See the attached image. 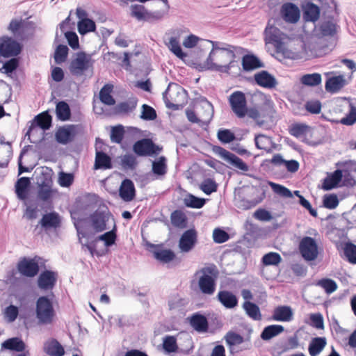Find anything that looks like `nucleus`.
Here are the masks:
<instances>
[{"label":"nucleus","mask_w":356,"mask_h":356,"mask_svg":"<svg viewBox=\"0 0 356 356\" xmlns=\"http://www.w3.org/2000/svg\"><path fill=\"white\" fill-rule=\"evenodd\" d=\"M323 21L314 25L313 29V58H320L327 54L332 46L325 37L336 34V24L334 22L337 10H321Z\"/></svg>","instance_id":"f257e3e1"},{"label":"nucleus","mask_w":356,"mask_h":356,"mask_svg":"<svg viewBox=\"0 0 356 356\" xmlns=\"http://www.w3.org/2000/svg\"><path fill=\"white\" fill-rule=\"evenodd\" d=\"M266 188L267 186L263 184L236 188L234 195L236 198L238 197V207L248 210L256 207L265 199Z\"/></svg>","instance_id":"f03ea898"},{"label":"nucleus","mask_w":356,"mask_h":356,"mask_svg":"<svg viewBox=\"0 0 356 356\" xmlns=\"http://www.w3.org/2000/svg\"><path fill=\"white\" fill-rule=\"evenodd\" d=\"M202 273L198 280V287L202 293L211 296L216 289V279L218 271L216 266H207L196 272L195 275Z\"/></svg>","instance_id":"7ed1b4c3"},{"label":"nucleus","mask_w":356,"mask_h":356,"mask_svg":"<svg viewBox=\"0 0 356 356\" xmlns=\"http://www.w3.org/2000/svg\"><path fill=\"white\" fill-rule=\"evenodd\" d=\"M35 315L40 324L47 325L53 322L56 312L49 296H42L37 299Z\"/></svg>","instance_id":"20e7f679"},{"label":"nucleus","mask_w":356,"mask_h":356,"mask_svg":"<svg viewBox=\"0 0 356 356\" xmlns=\"http://www.w3.org/2000/svg\"><path fill=\"white\" fill-rule=\"evenodd\" d=\"M36 25L33 21L26 19H13L9 23L8 30L11 32L14 38L24 40L34 35Z\"/></svg>","instance_id":"39448f33"},{"label":"nucleus","mask_w":356,"mask_h":356,"mask_svg":"<svg viewBox=\"0 0 356 356\" xmlns=\"http://www.w3.org/2000/svg\"><path fill=\"white\" fill-rule=\"evenodd\" d=\"M42 266H44V260L35 255L33 257H21L17 264V268L21 276L33 278L39 274Z\"/></svg>","instance_id":"423d86ee"},{"label":"nucleus","mask_w":356,"mask_h":356,"mask_svg":"<svg viewBox=\"0 0 356 356\" xmlns=\"http://www.w3.org/2000/svg\"><path fill=\"white\" fill-rule=\"evenodd\" d=\"M147 246L154 249L150 250L155 259L162 264H169L172 262V266H177L181 262V259L177 257L176 254L171 249H163V245L161 244H153L149 242H147Z\"/></svg>","instance_id":"0eeeda50"},{"label":"nucleus","mask_w":356,"mask_h":356,"mask_svg":"<svg viewBox=\"0 0 356 356\" xmlns=\"http://www.w3.org/2000/svg\"><path fill=\"white\" fill-rule=\"evenodd\" d=\"M132 150L137 156H156L160 154L162 147L156 145L151 138H144L134 143Z\"/></svg>","instance_id":"6e6552de"},{"label":"nucleus","mask_w":356,"mask_h":356,"mask_svg":"<svg viewBox=\"0 0 356 356\" xmlns=\"http://www.w3.org/2000/svg\"><path fill=\"white\" fill-rule=\"evenodd\" d=\"M131 16L136 17L139 21H145L153 23L161 20L166 13L163 10L149 11L143 5H131Z\"/></svg>","instance_id":"1a4fd4ad"},{"label":"nucleus","mask_w":356,"mask_h":356,"mask_svg":"<svg viewBox=\"0 0 356 356\" xmlns=\"http://www.w3.org/2000/svg\"><path fill=\"white\" fill-rule=\"evenodd\" d=\"M22 50V45L15 38L3 35L0 37V58H8L18 56ZM0 62H2L0 60Z\"/></svg>","instance_id":"9d476101"},{"label":"nucleus","mask_w":356,"mask_h":356,"mask_svg":"<svg viewBox=\"0 0 356 356\" xmlns=\"http://www.w3.org/2000/svg\"><path fill=\"white\" fill-rule=\"evenodd\" d=\"M91 220V227L94 229L95 232L100 233L107 229L106 224L111 217L115 221L113 216L108 209H97L90 214Z\"/></svg>","instance_id":"9b49d317"},{"label":"nucleus","mask_w":356,"mask_h":356,"mask_svg":"<svg viewBox=\"0 0 356 356\" xmlns=\"http://www.w3.org/2000/svg\"><path fill=\"white\" fill-rule=\"evenodd\" d=\"M212 150L215 154H218L222 159L237 169L243 172H246L249 170L248 164L241 158L223 147L218 145H213Z\"/></svg>","instance_id":"f8f14e48"},{"label":"nucleus","mask_w":356,"mask_h":356,"mask_svg":"<svg viewBox=\"0 0 356 356\" xmlns=\"http://www.w3.org/2000/svg\"><path fill=\"white\" fill-rule=\"evenodd\" d=\"M37 286L41 291H47L52 290L58 280V273L49 269L42 270L38 275Z\"/></svg>","instance_id":"ddd939ff"},{"label":"nucleus","mask_w":356,"mask_h":356,"mask_svg":"<svg viewBox=\"0 0 356 356\" xmlns=\"http://www.w3.org/2000/svg\"><path fill=\"white\" fill-rule=\"evenodd\" d=\"M229 104L234 113L240 118H244L247 113V104L245 94L241 91L234 92L229 97Z\"/></svg>","instance_id":"4468645a"},{"label":"nucleus","mask_w":356,"mask_h":356,"mask_svg":"<svg viewBox=\"0 0 356 356\" xmlns=\"http://www.w3.org/2000/svg\"><path fill=\"white\" fill-rule=\"evenodd\" d=\"M71 218L74 226L76 230L77 236L79 239L81 238H90L93 233L89 231L90 227H91V220L90 216L89 217L86 218H76L75 214H76V211H73L70 212Z\"/></svg>","instance_id":"2eb2a0df"},{"label":"nucleus","mask_w":356,"mask_h":356,"mask_svg":"<svg viewBox=\"0 0 356 356\" xmlns=\"http://www.w3.org/2000/svg\"><path fill=\"white\" fill-rule=\"evenodd\" d=\"M91 56L84 51L77 53V57L70 64V70L73 75H81L90 67Z\"/></svg>","instance_id":"dca6fc26"},{"label":"nucleus","mask_w":356,"mask_h":356,"mask_svg":"<svg viewBox=\"0 0 356 356\" xmlns=\"http://www.w3.org/2000/svg\"><path fill=\"white\" fill-rule=\"evenodd\" d=\"M52 124V116L49 113V111H45L35 116L32 121V124L29 127L25 136H28V140L30 143H33V141L31 139V132L33 129L38 127L42 129L44 131L50 129Z\"/></svg>","instance_id":"f3484780"},{"label":"nucleus","mask_w":356,"mask_h":356,"mask_svg":"<svg viewBox=\"0 0 356 356\" xmlns=\"http://www.w3.org/2000/svg\"><path fill=\"white\" fill-rule=\"evenodd\" d=\"M78 125L66 124L60 127L55 133L56 141L61 145H67L74 139L77 134Z\"/></svg>","instance_id":"a211bd4d"},{"label":"nucleus","mask_w":356,"mask_h":356,"mask_svg":"<svg viewBox=\"0 0 356 356\" xmlns=\"http://www.w3.org/2000/svg\"><path fill=\"white\" fill-rule=\"evenodd\" d=\"M197 242V232L195 228L184 232L179 240V248L181 252L191 251Z\"/></svg>","instance_id":"6ab92c4d"},{"label":"nucleus","mask_w":356,"mask_h":356,"mask_svg":"<svg viewBox=\"0 0 356 356\" xmlns=\"http://www.w3.org/2000/svg\"><path fill=\"white\" fill-rule=\"evenodd\" d=\"M61 219L60 215L56 211H51L42 215L35 229L40 226L41 229L48 231L60 227Z\"/></svg>","instance_id":"aec40b11"},{"label":"nucleus","mask_w":356,"mask_h":356,"mask_svg":"<svg viewBox=\"0 0 356 356\" xmlns=\"http://www.w3.org/2000/svg\"><path fill=\"white\" fill-rule=\"evenodd\" d=\"M281 13L283 19L291 24H296L300 17V10L298 6L291 2H287L282 5Z\"/></svg>","instance_id":"412c9836"},{"label":"nucleus","mask_w":356,"mask_h":356,"mask_svg":"<svg viewBox=\"0 0 356 356\" xmlns=\"http://www.w3.org/2000/svg\"><path fill=\"white\" fill-rule=\"evenodd\" d=\"M349 83L344 75H334L328 77L325 83V90L331 94L339 92Z\"/></svg>","instance_id":"4be33fe9"},{"label":"nucleus","mask_w":356,"mask_h":356,"mask_svg":"<svg viewBox=\"0 0 356 356\" xmlns=\"http://www.w3.org/2000/svg\"><path fill=\"white\" fill-rule=\"evenodd\" d=\"M31 188V179L28 177H22L15 183V193L19 200L26 203Z\"/></svg>","instance_id":"5701e85b"},{"label":"nucleus","mask_w":356,"mask_h":356,"mask_svg":"<svg viewBox=\"0 0 356 356\" xmlns=\"http://www.w3.org/2000/svg\"><path fill=\"white\" fill-rule=\"evenodd\" d=\"M257 85L268 89H273L277 85L276 78L267 70H261L254 75Z\"/></svg>","instance_id":"b1692460"},{"label":"nucleus","mask_w":356,"mask_h":356,"mask_svg":"<svg viewBox=\"0 0 356 356\" xmlns=\"http://www.w3.org/2000/svg\"><path fill=\"white\" fill-rule=\"evenodd\" d=\"M97 196L95 194L86 193L75 199L74 208L76 213L92 209L97 204Z\"/></svg>","instance_id":"393cba45"},{"label":"nucleus","mask_w":356,"mask_h":356,"mask_svg":"<svg viewBox=\"0 0 356 356\" xmlns=\"http://www.w3.org/2000/svg\"><path fill=\"white\" fill-rule=\"evenodd\" d=\"M191 326L198 332H207L209 330L207 318L200 312H195L188 318Z\"/></svg>","instance_id":"a878e982"},{"label":"nucleus","mask_w":356,"mask_h":356,"mask_svg":"<svg viewBox=\"0 0 356 356\" xmlns=\"http://www.w3.org/2000/svg\"><path fill=\"white\" fill-rule=\"evenodd\" d=\"M343 179V170L337 169L333 172L327 174L323 179L322 188L325 191H330L340 186Z\"/></svg>","instance_id":"bb28decb"},{"label":"nucleus","mask_w":356,"mask_h":356,"mask_svg":"<svg viewBox=\"0 0 356 356\" xmlns=\"http://www.w3.org/2000/svg\"><path fill=\"white\" fill-rule=\"evenodd\" d=\"M119 195L125 202H131L136 197V189L134 182L128 178H125L121 182L119 188Z\"/></svg>","instance_id":"cd10ccee"},{"label":"nucleus","mask_w":356,"mask_h":356,"mask_svg":"<svg viewBox=\"0 0 356 356\" xmlns=\"http://www.w3.org/2000/svg\"><path fill=\"white\" fill-rule=\"evenodd\" d=\"M38 190L37 193V201H42V205L41 207L42 209H51L52 206V196L53 191L51 186H38Z\"/></svg>","instance_id":"c85d7f7f"},{"label":"nucleus","mask_w":356,"mask_h":356,"mask_svg":"<svg viewBox=\"0 0 356 356\" xmlns=\"http://www.w3.org/2000/svg\"><path fill=\"white\" fill-rule=\"evenodd\" d=\"M216 298L227 309H233L238 303L237 296L233 292L227 290L220 291Z\"/></svg>","instance_id":"c756f323"},{"label":"nucleus","mask_w":356,"mask_h":356,"mask_svg":"<svg viewBox=\"0 0 356 356\" xmlns=\"http://www.w3.org/2000/svg\"><path fill=\"white\" fill-rule=\"evenodd\" d=\"M350 211L343 212L335 222L333 229L338 230L342 235L347 234L349 229L353 227V222L350 218Z\"/></svg>","instance_id":"7c9ffc66"},{"label":"nucleus","mask_w":356,"mask_h":356,"mask_svg":"<svg viewBox=\"0 0 356 356\" xmlns=\"http://www.w3.org/2000/svg\"><path fill=\"white\" fill-rule=\"evenodd\" d=\"M242 67L244 72H250L264 67V63L254 54H247L242 57Z\"/></svg>","instance_id":"2f4dec72"},{"label":"nucleus","mask_w":356,"mask_h":356,"mask_svg":"<svg viewBox=\"0 0 356 356\" xmlns=\"http://www.w3.org/2000/svg\"><path fill=\"white\" fill-rule=\"evenodd\" d=\"M94 170H108L113 168L111 157L102 150L96 147V155L94 163Z\"/></svg>","instance_id":"473e14b6"},{"label":"nucleus","mask_w":356,"mask_h":356,"mask_svg":"<svg viewBox=\"0 0 356 356\" xmlns=\"http://www.w3.org/2000/svg\"><path fill=\"white\" fill-rule=\"evenodd\" d=\"M273 164L280 166L284 165L286 170L291 173H295L299 170V162L294 159L286 160L280 154H275L272 158Z\"/></svg>","instance_id":"72a5a7b5"},{"label":"nucleus","mask_w":356,"mask_h":356,"mask_svg":"<svg viewBox=\"0 0 356 356\" xmlns=\"http://www.w3.org/2000/svg\"><path fill=\"white\" fill-rule=\"evenodd\" d=\"M321 6L313 3V24L317 22L321 16V10H337V4L334 0H317Z\"/></svg>","instance_id":"f704fd0d"},{"label":"nucleus","mask_w":356,"mask_h":356,"mask_svg":"<svg viewBox=\"0 0 356 356\" xmlns=\"http://www.w3.org/2000/svg\"><path fill=\"white\" fill-rule=\"evenodd\" d=\"M293 312L290 306L280 305L275 308L272 318L277 321L289 322L293 319Z\"/></svg>","instance_id":"c9c22d12"},{"label":"nucleus","mask_w":356,"mask_h":356,"mask_svg":"<svg viewBox=\"0 0 356 356\" xmlns=\"http://www.w3.org/2000/svg\"><path fill=\"white\" fill-rule=\"evenodd\" d=\"M216 50L211 49V51L209 54L205 62L204 63H193V67L195 68L198 72H204V71H213L216 72L219 65L218 64L214 63L213 56L216 54Z\"/></svg>","instance_id":"e433bc0d"},{"label":"nucleus","mask_w":356,"mask_h":356,"mask_svg":"<svg viewBox=\"0 0 356 356\" xmlns=\"http://www.w3.org/2000/svg\"><path fill=\"white\" fill-rule=\"evenodd\" d=\"M280 30L277 27L273 25H268L264 30L266 43L273 44L275 46L278 47L282 43L280 37Z\"/></svg>","instance_id":"4c0bfd02"},{"label":"nucleus","mask_w":356,"mask_h":356,"mask_svg":"<svg viewBox=\"0 0 356 356\" xmlns=\"http://www.w3.org/2000/svg\"><path fill=\"white\" fill-rule=\"evenodd\" d=\"M56 115L58 120L62 122L70 120L72 116V112L68 103L65 100L56 102Z\"/></svg>","instance_id":"58836bf2"},{"label":"nucleus","mask_w":356,"mask_h":356,"mask_svg":"<svg viewBox=\"0 0 356 356\" xmlns=\"http://www.w3.org/2000/svg\"><path fill=\"white\" fill-rule=\"evenodd\" d=\"M1 348L15 352H23L26 348V344L21 338L12 337L2 343Z\"/></svg>","instance_id":"ea45409f"},{"label":"nucleus","mask_w":356,"mask_h":356,"mask_svg":"<svg viewBox=\"0 0 356 356\" xmlns=\"http://www.w3.org/2000/svg\"><path fill=\"white\" fill-rule=\"evenodd\" d=\"M44 350L50 356H63L65 354L64 348L56 339L47 341L44 343Z\"/></svg>","instance_id":"a19ab883"},{"label":"nucleus","mask_w":356,"mask_h":356,"mask_svg":"<svg viewBox=\"0 0 356 356\" xmlns=\"http://www.w3.org/2000/svg\"><path fill=\"white\" fill-rule=\"evenodd\" d=\"M117 232L118 227L115 222H114L113 228L110 231L104 232V234L98 236L97 237V240L103 241L104 243V245L106 248L111 247L115 244L116 241L118 240Z\"/></svg>","instance_id":"79ce46f5"},{"label":"nucleus","mask_w":356,"mask_h":356,"mask_svg":"<svg viewBox=\"0 0 356 356\" xmlns=\"http://www.w3.org/2000/svg\"><path fill=\"white\" fill-rule=\"evenodd\" d=\"M284 331V327L282 325H267L263 329L260 337L264 341H269Z\"/></svg>","instance_id":"37998d69"},{"label":"nucleus","mask_w":356,"mask_h":356,"mask_svg":"<svg viewBox=\"0 0 356 356\" xmlns=\"http://www.w3.org/2000/svg\"><path fill=\"white\" fill-rule=\"evenodd\" d=\"M299 251L302 258L308 261H312V236H305L299 243Z\"/></svg>","instance_id":"c03bdc74"},{"label":"nucleus","mask_w":356,"mask_h":356,"mask_svg":"<svg viewBox=\"0 0 356 356\" xmlns=\"http://www.w3.org/2000/svg\"><path fill=\"white\" fill-rule=\"evenodd\" d=\"M170 220L172 225L178 228L184 229L187 227L188 218L181 210L176 209L171 213Z\"/></svg>","instance_id":"a18cd8bd"},{"label":"nucleus","mask_w":356,"mask_h":356,"mask_svg":"<svg viewBox=\"0 0 356 356\" xmlns=\"http://www.w3.org/2000/svg\"><path fill=\"white\" fill-rule=\"evenodd\" d=\"M243 308L245 311L246 314L254 321H260L261 319V314L259 306L252 302L245 301L243 304Z\"/></svg>","instance_id":"49530a36"},{"label":"nucleus","mask_w":356,"mask_h":356,"mask_svg":"<svg viewBox=\"0 0 356 356\" xmlns=\"http://www.w3.org/2000/svg\"><path fill=\"white\" fill-rule=\"evenodd\" d=\"M313 284L322 288L327 294L332 293L338 287L337 282L334 280L327 277L316 280L313 282Z\"/></svg>","instance_id":"de8ad7c7"},{"label":"nucleus","mask_w":356,"mask_h":356,"mask_svg":"<svg viewBox=\"0 0 356 356\" xmlns=\"http://www.w3.org/2000/svg\"><path fill=\"white\" fill-rule=\"evenodd\" d=\"M52 170L49 167H42L39 176L35 177L38 186H44L47 187L52 185Z\"/></svg>","instance_id":"09e8293b"},{"label":"nucleus","mask_w":356,"mask_h":356,"mask_svg":"<svg viewBox=\"0 0 356 356\" xmlns=\"http://www.w3.org/2000/svg\"><path fill=\"white\" fill-rule=\"evenodd\" d=\"M207 200L203 197H198L191 193H188L184 199V205L188 208L201 209L206 204Z\"/></svg>","instance_id":"8fccbe9b"},{"label":"nucleus","mask_w":356,"mask_h":356,"mask_svg":"<svg viewBox=\"0 0 356 356\" xmlns=\"http://www.w3.org/2000/svg\"><path fill=\"white\" fill-rule=\"evenodd\" d=\"M77 29L81 35H85L88 33L95 32L96 31V24L93 19L86 18L78 22Z\"/></svg>","instance_id":"3c124183"},{"label":"nucleus","mask_w":356,"mask_h":356,"mask_svg":"<svg viewBox=\"0 0 356 356\" xmlns=\"http://www.w3.org/2000/svg\"><path fill=\"white\" fill-rule=\"evenodd\" d=\"M166 158L161 156L158 159L152 161V172L156 176H163L167 172Z\"/></svg>","instance_id":"603ef678"},{"label":"nucleus","mask_w":356,"mask_h":356,"mask_svg":"<svg viewBox=\"0 0 356 356\" xmlns=\"http://www.w3.org/2000/svg\"><path fill=\"white\" fill-rule=\"evenodd\" d=\"M324 256V246L320 240L313 238V266L321 261Z\"/></svg>","instance_id":"864d4df0"},{"label":"nucleus","mask_w":356,"mask_h":356,"mask_svg":"<svg viewBox=\"0 0 356 356\" xmlns=\"http://www.w3.org/2000/svg\"><path fill=\"white\" fill-rule=\"evenodd\" d=\"M309 130L310 127L309 125L298 122L293 123L289 128V134L296 138L305 136Z\"/></svg>","instance_id":"5fc2aeb1"},{"label":"nucleus","mask_w":356,"mask_h":356,"mask_svg":"<svg viewBox=\"0 0 356 356\" xmlns=\"http://www.w3.org/2000/svg\"><path fill=\"white\" fill-rule=\"evenodd\" d=\"M227 345L231 348L234 346L243 343L245 339L240 334L234 331H229L224 337Z\"/></svg>","instance_id":"6e6d98bb"},{"label":"nucleus","mask_w":356,"mask_h":356,"mask_svg":"<svg viewBox=\"0 0 356 356\" xmlns=\"http://www.w3.org/2000/svg\"><path fill=\"white\" fill-rule=\"evenodd\" d=\"M282 261V257L277 252H270L265 254L261 258L264 266H278Z\"/></svg>","instance_id":"4d7b16f0"},{"label":"nucleus","mask_w":356,"mask_h":356,"mask_svg":"<svg viewBox=\"0 0 356 356\" xmlns=\"http://www.w3.org/2000/svg\"><path fill=\"white\" fill-rule=\"evenodd\" d=\"M217 138L222 144H228L237 140L234 133L228 129H220L217 133Z\"/></svg>","instance_id":"13d9d810"},{"label":"nucleus","mask_w":356,"mask_h":356,"mask_svg":"<svg viewBox=\"0 0 356 356\" xmlns=\"http://www.w3.org/2000/svg\"><path fill=\"white\" fill-rule=\"evenodd\" d=\"M19 65V60L15 56L10 57V59L5 61L3 64V72L9 76H11L13 74L15 73Z\"/></svg>","instance_id":"bf43d9fd"},{"label":"nucleus","mask_w":356,"mask_h":356,"mask_svg":"<svg viewBox=\"0 0 356 356\" xmlns=\"http://www.w3.org/2000/svg\"><path fill=\"white\" fill-rule=\"evenodd\" d=\"M69 49L65 44H58L54 52V60L56 64H61L67 58Z\"/></svg>","instance_id":"052dcab7"},{"label":"nucleus","mask_w":356,"mask_h":356,"mask_svg":"<svg viewBox=\"0 0 356 356\" xmlns=\"http://www.w3.org/2000/svg\"><path fill=\"white\" fill-rule=\"evenodd\" d=\"M157 118L156 110L151 106L144 104L141 107L140 118L145 121H152Z\"/></svg>","instance_id":"680f3d73"},{"label":"nucleus","mask_w":356,"mask_h":356,"mask_svg":"<svg viewBox=\"0 0 356 356\" xmlns=\"http://www.w3.org/2000/svg\"><path fill=\"white\" fill-rule=\"evenodd\" d=\"M343 254L348 262L356 264V245L350 241L344 244Z\"/></svg>","instance_id":"e2e57ef3"},{"label":"nucleus","mask_w":356,"mask_h":356,"mask_svg":"<svg viewBox=\"0 0 356 356\" xmlns=\"http://www.w3.org/2000/svg\"><path fill=\"white\" fill-rule=\"evenodd\" d=\"M124 127L122 124H118L112 127L110 134L111 140L113 143L120 144L124 136Z\"/></svg>","instance_id":"0e129e2a"},{"label":"nucleus","mask_w":356,"mask_h":356,"mask_svg":"<svg viewBox=\"0 0 356 356\" xmlns=\"http://www.w3.org/2000/svg\"><path fill=\"white\" fill-rule=\"evenodd\" d=\"M339 204V200L334 193H327L323 196V205L325 208L334 209Z\"/></svg>","instance_id":"69168bd1"},{"label":"nucleus","mask_w":356,"mask_h":356,"mask_svg":"<svg viewBox=\"0 0 356 356\" xmlns=\"http://www.w3.org/2000/svg\"><path fill=\"white\" fill-rule=\"evenodd\" d=\"M200 189L207 195L218 191V184L211 178L205 179L200 186Z\"/></svg>","instance_id":"338daca9"},{"label":"nucleus","mask_w":356,"mask_h":356,"mask_svg":"<svg viewBox=\"0 0 356 356\" xmlns=\"http://www.w3.org/2000/svg\"><path fill=\"white\" fill-rule=\"evenodd\" d=\"M163 348L168 353H177L178 346L174 336H166L163 339Z\"/></svg>","instance_id":"774afa93"}]
</instances>
